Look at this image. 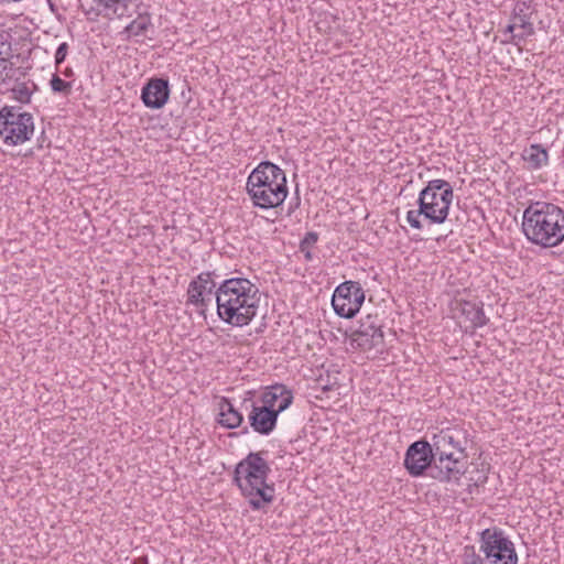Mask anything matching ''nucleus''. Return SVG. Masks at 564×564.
<instances>
[{
  "label": "nucleus",
  "mask_w": 564,
  "mask_h": 564,
  "mask_svg": "<svg viewBox=\"0 0 564 564\" xmlns=\"http://www.w3.org/2000/svg\"><path fill=\"white\" fill-rule=\"evenodd\" d=\"M365 301V292L359 282L345 281L334 291L332 305L335 313L344 318H352Z\"/></svg>",
  "instance_id": "obj_9"
},
{
  "label": "nucleus",
  "mask_w": 564,
  "mask_h": 564,
  "mask_svg": "<svg viewBox=\"0 0 564 564\" xmlns=\"http://www.w3.org/2000/svg\"><path fill=\"white\" fill-rule=\"evenodd\" d=\"M214 273L213 272H202L199 273L194 280L189 282V284H199L206 285V288L210 286V293L215 294V291L217 290V283L213 279Z\"/></svg>",
  "instance_id": "obj_25"
},
{
  "label": "nucleus",
  "mask_w": 564,
  "mask_h": 564,
  "mask_svg": "<svg viewBox=\"0 0 564 564\" xmlns=\"http://www.w3.org/2000/svg\"><path fill=\"white\" fill-rule=\"evenodd\" d=\"M279 413L267 405L252 404V410L248 415L250 426L254 432L269 435L276 426Z\"/></svg>",
  "instance_id": "obj_13"
},
{
  "label": "nucleus",
  "mask_w": 564,
  "mask_h": 564,
  "mask_svg": "<svg viewBox=\"0 0 564 564\" xmlns=\"http://www.w3.org/2000/svg\"><path fill=\"white\" fill-rule=\"evenodd\" d=\"M522 159L528 163L529 170H540L547 164V150L542 144H531L529 148L524 149Z\"/></svg>",
  "instance_id": "obj_20"
},
{
  "label": "nucleus",
  "mask_w": 564,
  "mask_h": 564,
  "mask_svg": "<svg viewBox=\"0 0 564 564\" xmlns=\"http://www.w3.org/2000/svg\"><path fill=\"white\" fill-rule=\"evenodd\" d=\"M67 51H68L67 43L64 42V43L59 44V46L57 47L56 53H55V64L56 65H59L65 61Z\"/></svg>",
  "instance_id": "obj_30"
},
{
  "label": "nucleus",
  "mask_w": 564,
  "mask_h": 564,
  "mask_svg": "<svg viewBox=\"0 0 564 564\" xmlns=\"http://www.w3.org/2000/svg\"><path fill=\"white\" fill-rule=\"evenodd\" d=\"M19 110L20 108L13 106L0 109V137L8 145H19L29 141L34 132L33 116Z\"/></svg>",
  "instance_id": "obj_7"
},
{
  "label": "nucleus",
  "mask_w": 564,
  "mask_h": 564,
  "mask_svg": "<svg viewBox=\"0 0 564 564\" xmlns=\"http://www.w3.org/2000/svg\"><path fill=\"white\" fill-rule=\"evenodd\" d=\"M12 55L11 35L6 31H0V57Z\"/></svg>",
  "instance_id": "obj_29"
},
{
  "label": "nucleus",
  "mask_w": 564,
  "mask_h": 564,
  "mask_svg": "<svg viewBox=\"0 0 564 564\" xmlns=\"http://www.w3.org/2000/svg\"><path fill=\"white\" fill-rule=\"evenodd\" d=\"M318 240V235L315 231H308L300 242V250L304 253L306 260H312L313 254L311 249Z\"/></svg>",
  "instance_id": "obj_24"
},
{
  "label": "nucleus",
  "mask_w": 564,
  "mask_h": 564,
  "mask_svg": "<svg viewBox=\"0 0 564 564\" xmlns=\"http://www.w3.org/2000/svg\"><path fill=\"white\" fill-rule=\"evenodd\" d=\"M246 189L256 207L275 208L288 196L286 175L276 164L262 161L248 176Z\"/></svg>",
  "instance_id": "obj_5"
},
{
  "label": "nucleus",
  "mask_w": 564,
  "mask_h": 564,
  "mask_svg": "<svg viewBox=\"0 0 564 564\" xmlns=\"http://www.w3.org/2000/svg\"><path fill=\"white\" fill-rule=\"evenodd\" d=\"M535 12L536 9L533 1H517L513 8L512 21H516V25L522 31L514 34V39L525 40L534 34L532 17Z\"/></svg>",
  "instance_id": "obj_14"
},
{
  "label": "nucleus",
  "mask_w": 564,
  "mask_h": 564,
  "mask_svg": "<svg viewBox=\"0 0 564 564\" xmlns=\"http://www.w3.org/2000/svg\"><path fill=\"white\" fill-rule=\"evenodd\" d=\"M518 28V25H516V21H513V23L509 24L506 29V32H513V30Z\"/></svg>",
  "instance_id": "obj_32"
},
{
  "label": "nucleus",
  "mask_w": 564,
  "mask_h": 564,
  "mask_svg": "<svg viewBox=\"0 0 564 564\" xmlns=\"http://www.w3.org/2000/svg\"><path fill=\"white\" fill-rule=\"evenodd\" d=\"M456 308L465 317V321L469 323L467 327L470 329L482 327L488 322L482 308V303L458 300L456 301Z\"/></svg>",
  "instance_id": "obj_16"
},
{
  "label": "nucleus",
  "mask_w": 564,
  "mask_h": 564,
  "mask_svg": "<svg viewBox=\"0 0 564 564\" xmlns=\"http://www.w3.org/2000/svg\"><path fill=\"white\" fill-rule=\"evenodd\" d=\"M50 84H51V88L54 93H59L65 96H68L72 91V84L69 82L62 79L57 75H53Z\"/></svg>",
  "instance_id": "obj_26"
},
{
  "label": "nucleus",
  "mask_w": 564,
  "mask_h": 564,
  "mask_svg": "<svg viewBox=\"0 0 564 564\" xmlns=\"http://www.w3.org/2000/svg\"><path fill=\"white\" fill-rule=\"evenodd\" d=\"M295 200H296V202H295V204H294V205H292V204L290 205L289 214L293 213V212L299 207V205H300V197L297 196V197L295 198Z\"/></svg>",
  "instance_id": "obj_31"
},
{
  "label": "nucleus",
  "mask_w": 564,
  "mask_h": 564,
  "mask_svg": "<svg viewBox=\"0 0 564 564\" xmlns=\"http://www.w3.org/2000/svg\"><path fill=\"white\" fill-rule=\"evenodd\" d=\"M463 564H485V558L482 560L480 555L476 553L474 545H467L464 549Z\"/></svg>",
  "instance_id": "obj_27"
},
{
  "label": "nucleus",
  "mask_w": 564,
  "mask_h": 564,
  "mask_svg": "<svg viewBox=\"0 0 564 564\" xmlns=\"http://www.w3.org/2000/svg\"><path fill=\"white\" fill-rule=\"evenodd\" d=\"M131 0H93L94 6L86 11L87 14L102 15L105 18H121Z\"/></svg>",
  "instance_id": "obj_17"
},
{
  "label": "nucleus",
  "mask_w": 564,
  "mask_h": 564,
  "mask_svg": "<svg viewBox=\"0 0 564 564\" xmlns=\"http://www.w3.org/2000/svg\"><path fill=\"white\" fill-rule=\"evenodd\" d=\"M215 296L218 317L232 327L247 326L257 315L259 288L249 279L235 276L224 280Z\"/></svg>",
  "instance_id": "obj_1"
},
{
  "label": "nucleus",
  "mask_w": 564,
  "mask_h": 564,
  "mask_svg": "<svg viewBox=\"0 0 564 564\" xmlns=\"http://www.w3.org/2000/svg\"><path fill=\"white\" fill-rule=\"evenodd\" d=\"M264 454H267L264 451L250 452L236 465L234 471V482L248 498L253 510H260L274 499V485L267 481L271 467L264 459Z\"/></svg>",
  "instance_id": "obj_3"
},
{
  "label": "nucleus",
  "mask_w": 564,
  "mask_h": 564,
  "mask_svg": "<svg viewBox=\"0 0 564 564\" xmlns=\"http://www.w3.org/2000/svg\"><path fill=\"white\" fill-rule=\"evenodd\" d=\"M382 321L379 315L367 314L360 318L359 327L350 335L351 345L364 351L383 346Z\"/></svg>",
  "instance_id": "obj_10"
},
{
  "label": "nucleus",
  "mask_w": 564,
  "mask_h": 564,
  "mask_svg": "<svg viewBox=\"0 0 564 564\" xmlns=\"http://www.w3.org/2000/svg\"><path fill=\"white\" fill-rule=\"evenodd\" d=\"M218 423L229 430L239 427L243 422V415L234 406L228 398L223 397L218 403Z\"/></svg>",
  "instance_id": "obj_18"
},
{
  "label": "nucleus",
  "mask_w": 564,
  "mask_h": 564,
  "mask_svg": "<svg viewBox=\"0 0 564 564\" xmlns=\"http://www.w3.org/2000/svg\"><path fill=\"white\" fill-rule=\"evenodd\" d=\"M522 231L536 246L556 247L564 241V210L552 203H531L523 212Z\"/></svg>",
  "instance_id": "obj_4"
},
{
  "label": "nucleus",
  "mask_w": 564,
  "mask_h": 564,
  "mask_svg": "<svg viewBox=\"0 0 564 564\" xmlns=\"http://www.w3.org/2000/svg\"><path fill=\"white\" fill-rule=\"evenodd\" d=\"M434 460H437V457L434 455L431 443L420 440L408 447L404 457V467L411 476L419 477L422 476L427 468L431 470Z\"/></svg>",
  "instance_id": "obj_11"
},
{
  "label": "nucleus",
  "mask_w": 564,
  "mask_h": 564,
  "mask_svg": "<svg viewBox=\"0 0 564 564\" xmlns=\"http://www.w3.org/2000/svg\"><path fill=\"white\" fill-rule=\"evenodd\" d=\"M479 543L480 552L485 555V564H517L514 545L501 529H485L480 532Z\"/></svg>",
  "instance_id": "obj_8"
},
{
  "label": "nucleus",
  "mask_w": 564,
  "mask_h": 564,
  "mask_svg": "<svg viewBox=\"0 0 564 564\" xmlns=\"http://www.w3.org/2000/svg\"><path fill=\"white\" fill-rule=\"evenodd\" d=\"M420 216L424 217V212H421V206L417 209H411L406 213V221L414 229H422L423 224L420 220Z\"/></svg>",
  "instance_id": "obj_28"
},
{
  "label": "nucleus",
  "mask_w": 564,
  "mask_h": 564,
  "mask_svg": "<svg viewBox=\"0 0 564 564\" xmlns=\"http://www.w3.org/2000/svg\"><path fill=\"white\" fill-rule=\"evenodd\" d=\"M467 443L466 431L457 426L433 434L431 445L437 460L431 468V477L442 482L458 481L465 474Z\"/></svg>",
  "instance_id": "obj_2"
},
{
  "label": "nucleus",
  "mask_w": 564,
  "mask_h": 564,
  "mask_svg": "<svg viewBox=\"0 0 564 564\" xmlns=\"http://www.w3.org/2000/svg\"><path fill=\"white\" fill-rule=\"evenodd\" d=\"M212 295L210 286L206 288V285L188 284L186 304L194 305L198 308L200 314L205 315L212 302Z\"/></svg>",
  "instance_id": "obj_19"
},
{
  "label": "nucleus",
  "mask_w": 564,
  "mask_h": 564,
  "mask_svg": "<svg viewBox=\"0 0 564 564\" xmlns=\"http://www.w3.org/2000/svg\"><path fill=\"white\" fill-rule=\"evenodd\" d=\"M261 401L280 414L292 404L293 393L284 384H274L262 393Z\"/></svg>",
  "instance_id": "obj_15"
},
{
  "label": "nucleus",
  "mask_w": 564,
  "mask_h": 564,
  "mask_svg": "<svg viewBox=\"0 0 564 564\" xmlns=\"http://www.w3.org/2000/svg\"><path fill=\"white\" fill-rule=\"evenodd\" d=\"M170 97L169 80L163 78H151L142 88L141 99L145 107L161 109Z\"/></svg>",
  "instance_id": "obj_12"
},
{
  "label": "nucleus",
  "mask_w": 564,
  "mask_h": 564,
  "mask_svg": "<svg viewBox=\"0 0 564 564\" xmlns=\"http://www.w3.org/2000/svg\"><path fill=\"white\" fill-rule=\"evenodd\" d=\"M15 85L11 88L13 98L21 104H29L31 101L32 90L24 82H14Z\"/></svg>",
  "instance_id": "obj_23"
},
{
  "label": "nucleus",
  "mask_w": 564,
  "mask_h": 564,
  "mask_svg": "<svg viewBox=\"0 0 564 564\" xmlns=\"http://www.w3.org/2000/svg\"><path fill=\"white\" fill-rule=\"evenodd\" d=\"M453 197V187L447 181L441 178L429 181L417 197V205L421 206V212H424V219L431 224H444L448 217Z\"/></svg>",
  "instance_id": "obj_6"
},
{
  "label": "nucleus",
  "mask_w": 564,
  "mask_h": 564,
  "mask_svg": "<svg viewBox=\"0 0 564 564\" xmlns=\"http://www.w3.org/2000/svg\"><path fill=\"white\" fill-rule=\"evenodd\" d=\"M11 57L12 55L0 57V84L2 85L19 82L25 75L21 67H14Z\"/></svg>",
  "instance_id": "obj_21"
},
{
  "label": "nucleus",
  "mask_w": 564,
  "mask_h": 564,
  "mask_svg": "<svg viewBox=\"0 0 564 564\" xmlns=\"http://www.w3.org/2000/svg\"><path fill=\"white\" fill-rule=\"evenodd\" d=\"M151 25L152 22L149 13L139 14L124 28V33H127L129 36L143 35Z\"/></svg>",
  "instance_id": "obj_22"
}]
</instances>
